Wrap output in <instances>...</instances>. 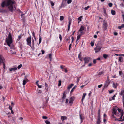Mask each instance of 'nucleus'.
I'll return each mask as SVG.
<instances>
[{
    "mask_svg": "<svg viewBox=\"0 0 124 124\" xmlns=\"http://www.w3.org/2000/svg\"><path fill=\"white\" fill-rule=\"evenodd\" d=\"M124 112L122 110H121L120 108L117 109L116 106H114L113 107L111 116L113 118L115 119V121H124V116L123 115Z\"/></svg>",
    "mask_w": 124,
    "mask_h": 124,
    "instance_id": "nucleus-1",
    "label": "nucleus"
},
{
    "mask_svg": "<svg viewBox=\"0 0 124 124\" xmlns=\"http://www.w3.org/2000/svg\"><path fill=\"white\" fill-rule=\"evenodd\" d=\"M14 3V2L12 1L11 0H7L2 2L1 4V6L2 7H4L5 5L6 6L10 5L8 7L10 11L12 12L13 11V8L12 5Z\"/></svg>",
    "mask_w": 124,
    "mask_h": 124,
    "instance_id": "nucleus-2",
    "label": "nucleus"
},
{
    "mask_svg": "<svg viewBox=\"0 0 124 124\" xmlns=\"http://www.w3.org/2000/svg\"><path fill=\"white\" fill-rule=\"evenodd\" d=\"M6 41L7 45L9 46H10L12 42V35L10 33H9L8 37L6 39Z\"/></svg>",
    "mask_w": 124,
    "mask_h": 124,
    "instance_id": "nucleus-3",
    "label": "nucleus"
},
{
    "mask_svg": "<svg viewBox=\"0 0 124 124\" xmlns=\"http://www.w3.org/2000/svg\"><path fill=\"white\" fill-rule=\"evenodd\" d=\"M91 59L90 57H85L84 59L85 61L84 63L85 64L88 63L89 61L91 60Z\"/></svg>",
    "mask_w": 124,
    "mask_h": 124,
    "instance_id": "nucleus-4",
    "label": "nucleus"
},
{
    "mask_svg": "<svg viewBox=\"0 0 124 124\" xmlns=\"http://www.w3.org/2000/svg\"><path fill=\"white\" fill-rule=\"evenodd\" d=\"M101 47L100 46L97 45L96 47L94 48L95 52L96 53H97L99 51L101 50Z\"/></svg>",
    "mask_w": 124,
    "mask_h": 124,
    "instance_id": "nucleus-5",
    "label": "nucleus"
},
{
    "mask_svg": "<svg viewBox=\"0 0 124 124\" xmlns=\"http://www.w3.org/2000/svg\"><path fill=\"white\" fill-rule=\"evenodd\" d=\"M31 36L28 37L26 39V41L27 42V44L29 45L30 46L31 44Z\"/></svg>",
    "mask_w": 124,
    "mask_h": 124,
    "instance_id": "nucleus-6",
    "label": "nucleus"
},
{
    "mask_svg": "<svg viewBox=\"0 0 124 124\" xmlns=\"http://www.w3.org/2000/svg\"><path fill=\"white\" fill-rule=\"evenodd\" d=\"M10 51L12 54H16V50L15 48L13 47L10 48Z\"/></svg>",
    "mask_w": 124,
    "mask_h": 124,
    "instance_id": "nucleus-7",
    "label": "nucleus"
},
{
    "mask_svg": "<svg viewBox=\"0 0 124 124\" xmlns=\"http://www.w3.org/2000/svg\"><path fill=\"white\" fill-rule=\"evenodd\" d=\"M28 81V80L26 78V76L25 77V78L24 80L23 81V85H25L26 83Z\"/></svg>",
    "mask_w": 124,
    "mask_h": 124,
    "instance_id": "nucleus-8",
    "label": "nucleus"
},
{
    "mask_svg": "<svg viewBox=\"0 0 124 124\" xmlns=\"http://www.w3.org/2000/svg\"><path fill=\"white\" fill-rule=\"evenodd\" d=\"M107 26V23L104 21L103 23V28L104 30H106Z\"/></svg>",
    "mask_w": 124,
    "mask_h": 124,
    "instance_id": "nucleus-9",
    "label": "nucleus"
},
{
    "mask_svg": "<svg viewBox=\"0 0 124 124\" xmlns=\"http://www.w3.org/2000/svg\"><path fill=\"white\" fill-rule=\"evenodd\" d=\"M67 5L66 1L64 0H62V4L60 6V8H62L66 6Z\"/></svg>",
    "mask_w": 124,
    "mask_h": 124,
    "instance_id": "nucleus-10",
    "label": "nucleus"
},
{
    "mask_svg": "<svg viewBox=\"0 0 124 124\" xmlns=\"http://www.w3.org/2000/svg\"><path fill=\"white\" fill-rule=\"evenodd\" d=\"M32 49H34V40L33 39H32V41L31 42V45L30 44V46H29Z\"/></svg>",
    "mask_w": 124,
    "mask_h": 124,
    "instance_id": "nucleus-11",
    "label": "nucleus"
},
{
    "mask_svg": "<svg viewBox=\"0 0 124 124\" xmlns=\"http://www.w3.org/2000/svg\"><path fill=\"white\" fill-rule=\"evenodd\" d=\"M74 100V98L73 97H71L69 99V103L72 104L73 103V101Z\"/></svg>",
    "mask_w": 124,
    "mask_h": 124,
    "instance_id": "nucleus-12",
    "label": "nucleus"
},
{
    "mask_svg": "<svg viewBox=\"0 0 124 124\" xmlns=\"http://www.w3.org/2000/svg\"><path fill=\"white\" fill-rule=\"evenodd\" d=\"M110 83V82L109 81H106L105 84L104 85V87H107L108 86Z\"/></svg>",
    "mask_w": 124,
    "mask_h": 124,
    "instance_id": "nucleus-13",
    "label": "nucleus"
},
{
    "mask_svg": "<svg viewBox=\"0 0 124 124\" xmlns=\"http://www.w3.org/2000/svg\"><path fill=\"white\" fill-rule=\"evenodd\" d=\"M101 122V121L100 119V117H98V119H97V124H100Z\"/></svg>",
    "mask_w": 124,
    "mask_h": 124,
    "instance_id": "nucleus-14",
    "label": "nucleus"
},
{
    "mask_svg": "<svg viewBox=\"0 0 124 124\" xmlns=\"http://www.w3.org/2000/svg\"><path fill=\"white\" fill-rule=\"evenodd\" d=\"M66 91H65L63 93V96L62 97V99L63 100H63L66 98Z\"/></svg>",
    "mask_w": 124,
    "mask_h": 124,
    "instance_id": "nucleus-15",
    "label": "nucleus"
},
{
    "mask_svg": "<svg viewBox=\"0 0 124 124\" xmlns=\"http://www.w3.org/2000/svg\"><path fill=\"white\" fill-rule=\"evenodd\" d=\"M17 69L16 67H14L12 68H10L9 69V70L10 71H15Z\"/></svg>",
    "mask_w": 124,
    "mask_h": 124,
    "instance_id": "nucleus-16",
    "label": "nucleus"
},
{
    "mask_svg": "<svg viewBox=\"0 0 124 124\" xmlns=\"http://www.w3.org/2000/svg\"><path fill=\"white\" fill-rule=\"evenodd\" d=\"M120 95H121L122 96H124V90H122L119 93Z\"/></svg>",
    "mask_w": 124,
    "mask_h": 124,
    "instance_id": "nucleus-17",
    "label": "nucleus"
},
{
    "mask_svg": "<svg viewBox=\"0 0 124 124\" xmlns=\"http://www.w3.org/2000/svg\"><path fill=\"white\" fill-rule=\"evenodd\" d=\"M119 74L122 77L124 78V75L122 73V72L121 71H119Z\"/></svg>",
    "mask_w": 124,
    "mask_h": 124,
    "instance_id": "nucleus-18",
    "label": "nucleus"
},
{
    "mask_svg": "<svg viewBox=\"0 0 124 124\" xmlns=\"http://www.w3.org/2000/svg\"><path fill=\"white\" fill-rule=\"evenodd\" d=\"M67 119V117L66 116H61V119L62 121Z\"/></svg>",
    "mask_w": 124,
    "mask_h": 124,
    "instance_id": "nucleus-19",
    "label": "nucleus"
},
{
    "mask_svg": "<svg viewBox=\"0 0 124 124\" xmlns=\"http://www.w3.org/2000/svg\"><path fill=\"white\" fill-rule=\"evenodd\" d=\"M123 58L121 57H119V60L120 62H123Z\"/></svg>",
    "mask_w": 124,
    "mask_h": 124,
    "instance_id": "nucleus-20",
    "label": "nucleus"
},
{
    "mask_svg": "<svg viewBox=\"0 0 124 124\" xmlns=\"http://www.w3.org/2000/svg\"><path fill=\"white\" fill-rule=\"evenodd\" d=\"M84 26H81L80 27V29L78 31H82L83 30H84Z\"/></svg>",
    "mask_w": 124,
    "mask_h": 124,
    "instance_id": "nucleus-21",
    "label": "nucleus"
},
{
    "mask_svg": "<svg viewBox=\"0 0 124 124\" xmlns=\"http://www.w3.org/2000/svg\"><path fill=\"white\" fill-rule=\"evenodd\" d=\"M86 95V94L85 93H84L83 94L82 98L81 100V101L82 103L83 102V100L84 99Z\"/></svg>",
    "mask_w": 124,
    "mask_h": 124,
    "instance_id": "nucleus-22",
    "label": "nucleus"
},
{
    "mask_svg": "<svg viewBox=\"0 0 124 124\" xmlns=\"http://www.w3.org/2000/svg\"><path fill=\"white\" fill-rule=\"evenodd\" d=\"M74 85V84H71L70 85H69L67 88L68 89H70Z\"/></svg>",
    "mask_w": 124,
    "mask_h": 124,
    "instance_id": "nucleus-23",
    "label": "nucleus"
},
{
    "mask_svg": "<svg viewBox=\"0 0 124 124\" xmlns=\"http://www.w3.org/2000/svg\"><path fill=\"white\" fill-rule=\"evenodd\" d=\"M42 38L41 37L40 35H39V44H40L41 42Z\"/></svg>",
    "mask_w": 124,
    "mask_h": 124,
    "instance_id": "nucleus-24",
    "label": "nucleus"
},
{
    "mask_svg": "<svg viewBox=\"0 0 124 124\" xmlns=\"http://www.w3.org/2000/svg\"><path fill=\"white\" fill-rule=\"evenodd\" d=\"M25 14H22L21 15V16L22 18V19L24 20L25 19V16H24V15Z\"/></svg>",
    "mask_w": 124,
    "mask_h": 124,
    "instance_id": "nucleus-25",
    "label": "nucleus"
},
{
    "mask_svg": "<svg viewBox=\"0 0 124 124\" xmlns=\"http://www.w3.org/2000/svg\"><path fill=\"white\" fill-rule=\"evenodd\" d=\"M124 27V24H122L121 26H119L118 27V28L119 29H121L122 28H123Z\"/></svg>",
    "mask_w": 124,
    "mask_h": 124,
    "instance_id": "nucleus-26",
    "label": "nucleus"
},
{
    "mask_svg": "<svg viewBox=\"0 0 124 124\" xmlns=\"http://www.w3.org/2000/svg\"><path fill=\"white\" fill-rule=\"evenodd\" d=\"M103 10L104 13L105 14V16H106L107 15V13L106 12L105 9L104 8H103Z\"/></svg>",
    "mask_w": 124,
    "mask_h": 124,
    "instance_id": "nucleus-27",
    "label": "nucleus"
},
{
    "mask_svg": "<svg viewBox=\"0 0 124 124\" xmlns=\"http://www.w3.org/2000/svg\"><path fill=\"white\" fill-rule=\"evenodd\" d=\"M64 17L63 16H61L60 17V20L61 21H62L64 19Z\"/></svg>",
    "mask_w": 124,
    "mask_h": 124,
    "instance_id": "nucleus-28",
    "label": "nucleus"
},
{
    "mask_svg": "<svg viewBox=\"0 0 124 124\" xmlns=\"http://www.w3.org/2000/svg\"><path fill=\"white\" fill-rule=\"evenodd\" d=\"M22 37V36L21 35L19 36H18V38L17 39V41H19L20 40V39Z\"/></svg>",
    "mask_w": 124,
    "mask_h": 124,
    "instance_id": "nucleus-29",
    "label": "nucleus"
},
{
    "mask_svg": "<svg viewBox=\"0 0 124 124\" xmlns=\"http://www.w3.org/2000/svg\"><path fill=\"white\" fill-rule=\"evenodd\" d=\"M111 13L112 15H114L115 14V11L114 10H111Z\"/></svg>",
    "mask_w": 124,
    "mask_h": 124,
    "instance_id": "nucleus-30",
    "label": "nucleus"
},
{
    "mask_svg": "<svg viewBox=\"0 0 124 124\" xmlns=\"http://www.w3.org/2000/svg\"><path fill=\"white\" fill-rule=\"evenodd\" d=\"M82 117H83V116L82 115H81V114L80 115V118L81 120V123H82L83 122V120H82L83 119Z\"/></svg>",
    "mask_w": 124,
    "mask_h": 124,
    "instance_id": "nucleus-31",
    "label": "nucleus"
},
{
    "mask_svg": "<svg viewBox=\"0 0 124 124\" xmlns=\"http://www.w3.org/2000/svg\"><path fill=\"white\" fill-rule=\"evenodd\" d=\"M52 54H49V58L50 59V61H51L52 59Z\"/></svg>",
    "mask_w": 124,
    "mask_h": 124,
    "instance_id": "nucleus-32",
    "label": "nucleus"
},
{
    "mask_svg": "<svg viewBox=\"0 0 124 124\" xmlns=\"http://www.w3.org/2000/svg\"><path fill=\"white\" fill-rule=\"evenodd\" d=\"M103 73L104 72L103 71H101L99 72L98 74V75H101L103 74Z\"/></svg>",
    "mask_w": 124,
    "mask_h": 124,
    "instance_id": "nucleus-33",
    "label": "nucleus"
},
{
    "mask_svg": "<svg viewBox=\"0 0 124 124\" xmlns=\"http://www.w3.org/2000/svg\"><path fill=\"white\" fill-rule=\"evenodd\" d=\"M100 109H99L98 110V117H100Z\"/></svg>",
    "mask_w": 124,
    "mask_h": 124,
    "instance_id": "nucleus-34",
    "label": "nucleus"
},
{
    "mask_svg": "<svg viewBox=\"0 0 124 124\" xmlns=\"http://www.w3.org/2000/svg\"><path fill=\"white\" fill-rule=\"evenodd\" d=\"M80 78H81V77H80L79 78H78L77 79V81H76V82H77V84H78V82L79 81V80H80Z\"/></svg>",
    "mask_w": 124,
    "mask_h": 124,
    "instance_id": "nucleus-35",
    "label": "nucleus"
},
{
    "mask_svg": "<svg viewBox=\"0 0 124 124\" xmlns=\"http://www.w3.org/2000/svg\"><path fill=\"white\" fill-rule=\"evenodd\" d=\"M61 80H59V83L58 84V86L59 87L61 85Z\"/></svg>",
    "mask_w": 124,
    "mask_h": 124,
    "instance_id": "nucleus-36",
    "label": "nucleus"
},
{
    "mask_svg": "<svg viewBox=\"0 0 124 124\" xmlns=\"http://www.w3.org/2000/svg\"><path fill=\"white\" fill-rule=\"evenodd\" d=\"M90 6H88L87 7H85L84 8V9L85 10H87L90 7Z\"/></svg>",
    "mask_w": 124,
    "mask_h": 124,
    "instance_id": "nucleus-37",
    "label": "nucleus"
},
{
    "mask_svg": "<svg viewBox=\"0 0 124 124\" xmlns=\"http://www.w3.org/2000/svg\"><path fill=\"white\" fill-rule=\"evenodd\" d=\"M45 122L46 124H50V123L49 121L48 120H46L45 121Z\"/></svg>",
    "mask_w": 124,
    "mask_h": 124,
    "instance_id": "nucleus-38",
    "label": "nucleus"
},
{
    "mask_svg": "<svg viewBox=\"0 0 124 124\" xmlns=\"http://www.w3.org/2000/svg\"><path fill=\"white\" fill-rule=\"evenodd\" d=\"M72 2L71 0H69L67 1V3L68 4L71 3Z\"/></svg>",
    "mask_w": 124,
    "mask_h": 124,
    "instance_id": "nucleus-39",
    "label": "nucleus"
},
{
    "mask_svg": "<svg viewBox=\"0 0 124 124\" xmlns=\"http://www.w3.org/2000/svg\"><path fill=\"white\" fill-rule=\"evenodd\" d=\"M81 35H79L77 37V40H78L80 39V37Z\"/></svg>",
    "mask_w": 124,
    "mask_h": 124,
    "instance_id": "nucleus-40",
    "label": "nucleus"
},
{
    "mask_svg": "<svg viewBox=\"0 0 124 124\" xmlns=\"http://www.w3.org/2000/svg\"><path fill=\"white\" fill-rule=\"evenodd\" d=\"M45 89H46V87H48V85L46 82L45 83Z\"/></svg>",
    "mask_w": 124,
    "mask_h": 124,
    "instance_id": "nucleus-41",
    "label": "nucleus"
},
{
    "mask_svg": "<svg viewBox=\"0 0 124 124\" xmlns=\"http://www.w3.org/2000/svg\"><path fill=\"white\" fill-rule=\"evenodd\" d=\"M107 56V55H106V54H104L103 55V57L105 58H106Z\"/></svg>",
    "mask_w": 124,
    "mask_h": 124,
    "instance_id": "nucleus-42",
    "label": "nucleus"
},
{
    "mask_svg": "<svg viewBox=\"0 0 124 124\" xmlns=\"http://www.w3.org/2000/svg\"><path fill=\"white\" fill-rule=\"evenodd\" d=\"M50 3L51 5L53 6L54 5V4L52 1H50Z\"/></svg>",
    "mask_w": 124,
    "mask_h": 124,
    "instance_id": "nucleus-43",
    "label": "nucleus"
},
{
    "mask_svg": "<svg viewBox=\"0 0 124 124\" xmlns=\"http://www.w3.org/2000/svg\"><path fill=\"white\" fill-rule=\"evenodd\" d=\"M90 44H91V46H94V43L93 42L91 41V42Z\"/></svg>",
    "mask_w": 124,
    "mask_h": 124,
    "instance_id": "nucleus-44",
    "label": "nucleus"
},
{
    "mask_svg": "<svg viewBox=\"0 0 124 124\" xmlns=\"http://www.w3.org/2000/svg\"><path fill=\"white\" fill-rule=\"evenodd\" d=\"M32 35H33V36L34 37V38L35 39V40H36V38H35V33L34 32H32Z\"/></svg>",
    "mask_w": 124,
    "mask_h": 124,
    "instance_id": "nucleus-45",
    "label": "nucleus"
},
{
    "mask_svg": "<svg viewBox=\"0 0 124 124\" xmlns=\"http://www.w3.org/2000/svg\"><path fill=\"white\" fill-rule=\"evenodd\" d=\"M59 38H60V41H61L62 40V38L61 35V34L59 35Z\"/></svg>",
    "mask_w": 124,
    "mask_h": 124,
    "instance_id": "nucleus-46",
    "label": "nucleus"
},
{
    "mask_svg": "<svg viewBox=\"0 0 124 124\" xmlns=\"http://www.w3.org/2000/svg\"><path fill=\"white\" fill-rule=\"evenodd\" d=\"M109 6L110 7H111L112 6V4L111 3H109L108 4Z\"/></svg>",
    "mask_w": 124,
    "mask_h": 124,
    "instance_id": "nucleus-47",
    "label": "nucleus"
},
{
    "mask_svg": "<svg viewBox=\"0 0 124 124\" xmlns=\"http://www.w3.org/2000/svg\"><path fill=\"white\" fill-rule=\"evenodd\" d=\"M42 118L43 119H47V117L46 116H42Z\"/></svg>",
    "mask_w": 124,
    "mask_h": 124,
    "instance_id": "nucleus-48",
    "label": "nucleus"
},
{
    "mask_svg": "<svg viewBox=\"0 0 124 124\" xmlns=\"http://www.w3.org/2000/svg\"><path fill=\"white\" fill-rule=\"evenodd\" d=\"M82 16H81L80 17H79L78 18V20H80V21H81V18H82Z\"/></svg>",
    "mask_w": 124,
    "mask_h": 124,
    "instance_id": "nucleus-49",
    "label": "nucleus"
},
{
    "mask_svg": "<svg viewBox=\"0 0 124 124\" xmlns=\"http://www.w3.org/2000/svg\"><path fill=\"white\" fill-rule=\"evenodd\" d=\"M22 66V64H20L19 65L18 67V69H19Z\"/></svg>",
    "mask_w": 124,
    "mask_h": 124,
    "instance_id": "nucleus-50",
    "label": "nucleus"
},
{
    "mask_svg": "<svg viewBox=\"0 0 124 124\" xmlns=\"http://www.w3.org/2000/svg\"><path fill=\"white\" fill-rule=\"evenodd\" d=\"M102 86V84H101L99 85L98 86V87L99 88H100Z\"/></svg>",
    "mask_w": 124,
    "mask_h": 124,
    "instance_id": "nucleus-51",
    "label": "nucleus"
},
{
    "mask_svg": "<svg viewBox=\"0 0 124 124\" xmlns=\"http://www.w3.org/2000/svg\"><path fill=\"white\" fill-rule=\"evenodd\" d=\"M69 100L68 99H66V101L65 102L66 103H68Z\"/></svg>",
    "mask_w": 124,
    "mask_h": 124,
    "instance_id": "nucleus-52",
    "label": "nucleus"
},
{
    "mask_svg": "<svg viewBox=\"0 0 124 124\" xmlns=\"http://www.w3.org/2000/svg\"><path fill=\"white\" fill-rule=\"evenodd\" d=\"M71 24H68V31H69L70 27V26Z\"/></svg>",
    "mask_w": 124,
    "mask_h": 124,
    "instance_id": "nucleus-53",
    "label": "nucleus"
},
{
    "mask_svg": "<svg viewBox=\"0 0 124 124\" xmlns=\"http://www.w3.org/2000/svg\"><path fill=\"white\" fill-rule=\"evenodd\" d=\"M81 54L80 53L78 55V57L80 59V58H81Z\"/></svg>",
    "mask_w": 124,
    "mask_h": 124,
    "instance_id": "nucleus-54",
    "label": "nucleus"
},
{
    "mask_svg": "<svg viewBox=\"0 0 124 124\" xmlns=\"http://www.w3.org/2000/svg\"><path fill=\"white\" fill-rule=\"evenodd\" d=\"M114 35L115 36L117 35H118V33L116 32H114Z\"/></svg>",
    "mask_w": 124,
    "mask_h": 124,
    "instance_id": "nucleus-55",
    "label": "nucleus"
},
{
    "mask_svg": "<svg viewBox=\"0 0 124 124\" xmlns=\"http://www.w3.org/2000/svg\"><path fill=\"white\" fill-rule=\"evenodd\" d=\"M9 108L10 110H12V107L10 106H9Z\"/></svg>",
    "mask_w": 124,
    "mask_h": 124,
    "instance_id": "nucleus-56",
    "label": "nucleus"
},
{
    "mask_svg": "<svg viewBox=\"0 0 124 124\" xmlns=\"http://www.w3.org/2000/svg\"><path fill=\"white\" fill-rule=\"evenodd\" d=\"M79 32H80V35H81L83 34L84 33V32H83V31H79Z\"/></svg>",
    "mask_w": 124,
    "mask_h": 124,
    "instance_id": "nucleus-57",
    "label": "nucleus"
},
{
    "mask_svg": "<svg viewBox=\"0 0 124 124\" xmlns=\"http://www.w3.org/2000/svg\"><path fill=\"white\" fill-rule=\"evenodd\" d=\"M71 39H72V43L74 40V38L73 37H72V38H71Z\"/></svg>",
    "mask_w": 124,
    "mask_h": 124,
    "instance_id": "nucleus-58",
    "label": "nucleus"
},
{
    "mask_svg": "<svg viewBox=\"0 0 124 124\" xmlns=\"http://www.w3.org/2000/svg\"><path fill=\"white\" fill-rule=\"evenodd\" d=\"M96 60H94L93 61V63L94 64L96 63Z\"/></svg>",
    "mask_w": 124,
    "mask_h": 124,
    "instance_id": "nucleus-59",
    "label": "nucleus"
},
{
    "mask_svg": "<svg viewBox=\"0 0 124 124\" xmlns=\"http://www.w3.org/2000/svg\"><path fill=\"white\" fill-rule=\"evenodd\" d=\"M71 45H72V44H70L69 45V50H70V48H71Z\"/></svg>",
    "mask_w": 124,
    "mask_h": 124,
    "instance_id": "nucleus-60",
    "label": "nucleus"
},
{
    "mask_svg": "<svg viewBox=\"0 0 124 124\" xmlns=\"http://www.w3.org/2000/svg\"><path fill=\"white\" fill-rule=\"evenodd\" d=\"M122 17L123 18V21H124V14H122Z\"/></svg>",
    "mask_w": 124,
    "mask_h": 124,
    "instance_id": "nucleus-61",
    "label": "nucleus"
},
{
    "mask_svg": "<svg viewBox=\"0 0 124 124\" xmlns=\"http://www.w3.org/2000/svg\"><path fill=\"white\" fill-rule=\"evenodd\" d=\"M120 5L123 7H124V5L123 3H122L120 4Z\"/></svg>",
    "mask_w": 124,
    "mask_h": 124,
    "instance_id": "nucleus-62",
    "label": "nucleus"
},
{
    "mask_svg": "<svg viewBox=\"0 0 124 124\" xmlns=\"http://www.w3.org/2000/svg\"><path fill=\"white\" fill-rule=\"evenodd\" d=\"M19 44L20 45V47L21 48V47L22 46V44L20 43V42H19Z\"/></svg>",
    "mask_w": 124,
    "mask_h": 124,
    "instance_id": "nucleus-63",
    "label": "nucleus"
},
{
    "mask_svg": "<svg viewBox=\"0 0 124 124\" xmlns=\"http://www.w3.org/2000/svg\"><path fill=\"white\" fill-rule=\"evenodd\" d=\"M122 101L124 103V96H122Z\"/></svg>",
    "mask_w": 124,
    "mask_h": 124,
    "instance_id": "nucleus-64",
    "label": "nucleus"
}]
</instances>
